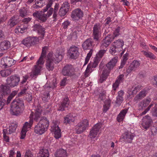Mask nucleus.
I'll list each match as a JSON object with an SVG mask.
<instances>
[{
  "mask_svg": "<svg viewBox=\"0 0 157 157\" xmlns=\"http://www.w3.org/2000/svg\"><path fill=\"white\" fill-rule=\"evenodd\" d=\"M34 27L35 30L38 31V33L41 35L39 38L41 39H44L45 33V29L39 24H36L34 25Z\"/></svg>",
  "mask_w": 157,
  "mask_h": 157,
  "instance_id": "412c9836",
  "label": "nucleus"
},
{
  "mask_svg": "<svg viewBox=\"0 0 157 157\" xmlns=\"http://www.w3.org/2000/svg\"><path fill=\"white\" fill-rule=\"evenodd\" d=\"M25 108L23 101L18 99L11 103L10 109L11 114L16 116L20 115L22 113Z\"/></svg>",
  "mask_w": 157,
  "mask_h": 157,
  "instance_id": "7ed1b4c3",
  "label": "nucleus"
},
{
  "mask_svg": "<svg viewBox=\"0 0 157 157\" xmlns=\"http://www.w3.org/2000/svg\"><path fill=\"white\" fill-rule=\"evenodd\" d=\"M51 131L54 132V137L58 139L61 137V130L57 124L53 123L51 126Z\"/></svg>",
  "mask_w": 157,
  "mask_h": 157,
  "instance_id": "2eb2a0df",
  "label": "nucleus"
},
{
  "mask_svg": "<svg viewBox=\"0 0 157 157\" xmlns=\"http://www.w3.org/2000/svg\"><path fill=\"white\" fill-rule=\"evenodd\" d=\"M101 49L96 54V56L95 57V58H98V59H99L100 60L106 51V50L104 49Z\"/></svg>",
  "mask_w": 157,
  "mask_h": 157,
  "instance_id": "49530a36",
  "label": "nucleus"
},
{
  "mask_svg": "<svg viewBox=\"0 0 157 157\" xmlns=\"http://www.w3.org/2000/svg\"><path fill=\"white\" fill-rule=\"evenodd\" d=\"M30 39L32 45L36 44L40 40L42 39L41 38H40L39 36L38 37H30Z\"/></svg>",
  "mask_w": 157,
  "mask_h": 157,
  "instance_id": "864d4df0",
  "label": "nucleus"
},
{
  "mask_svg": "<svg viewBox=\"0 0 157 157\" xmlns=\"http://www.w3.org/2000/svg\"><path fill=\"white\" fill-rule=\"evenodd\" d=\"M118 57L115 56L107 63L104 67L100 76L99 82L101 83L105 81L109 76L110 71L116 66L118 61Z\"/></svg>",
  "mask_w": 157,
  "mask_h": 157,
  "instance_id": "f03ea898",
  "label": "nucleus"
},
{
  "mask_svg": "<svg viewBox=\"0 0 157 157\" xmlns=\"http://www.w3.org/2000/svg\"><path fill=\"white\" fill-rule=\"evenodd\" d=\"M74 71L75 70L72 65H67L62 70V73L64 76L71 77L75 75Z\"/></svg>",
  "mask_w": 157,
  "mask_h": 157,
  "instance_id": "1a4fd4ad",
  "label": "nucleus"
},
{
  "mask_svg": "<svg viewBox=\"0 0 157 157\" xmlns=\"http://www.w3.org/2000/svg\"><path fill=\"white\" fill-rule=\"evenodd\" d=\"M12 70L10 68L1 71L0 74L2 77H5L8 76L12 72Z\"/></svg>",
  "mask_w": 157,
  "mask_h": 157,
  "instance_id": "e433bc0d",
  "label": "nucleus"
},
{
  "mask_svg": "<svg viewBox=\"0 0 157 157\" xmlns=\"http://www.w3.org/2000/svg\"><path fill=\"white\" fill-rule=\"evenodd\" d=\"M153 104L151 102L149 106L144 111L140 114V116H143L146 113L149 111L152 106H153Z\"/></svg>",
  "mask_w": 157,
  "mask_h": 157,
  "instance_id": "052dcab7",
  "label": "nucleus"
},
{
  "mask_svg": "<svg viewBox=\"0 0 157 157\" xmlns=\"http://www.w3.org/2000/svg\"><path fill=\"white\" fill-rule=\"evenodd\" d=\"M10 46V43L9 41H4L1 43L0 48L1 50L3 51L8 49Z\"/></svg>",
  "mask_w": 157,
  "mask_h": 157,
  "instance_id": "473e14b6",
  "label": "nucleus"
},
{
  "mask_svg": "<svg viewBox=\"0 0 157 157\" xmlns=\"http://www.w3.org/2000/svg\"><path fill=\"white\" fill-rule=\"evenodd\" d=\"M120 51V50L117 49V48L113 44L110 48L109 52L112 55H117L116 53Z\"/></svg>",
  "mask_w": 157,
  "mask_h": 157,
  "instance_id": "c03bdc74",
  "label": "nucleus"
},
{
  "mask_svg": "<svg viewBox=\"0 0 157 157\" xmlns=\"http://www.w3.org/2000/svg\"><path fill=\"white\" fill-rule=\"evenodd\" d=\"M147 93V90L145 89L143 90L140 91L139 94L136 96L134 100H141L146 96Z\"/></svg>",
  "mask_w": 157,
  "mask_h": 157,
  "instance_id": "a878e982",
  "label": "nucleus"
},
{
  "mask_svg": "<svg viewBox=\"0 0 157 157\" xmlns=\"http://www.w3.org/2000/svg\"><path fill=\"white\" fill-rule=\"evenodd\" d=\"M52 4V1H49L45 8L43 9V11H36L33 13V16L38 19L41 22H45L48 17L53 13V9L50 8Z\"/></svg>",
  "mask_w": 157,
  "mask_h": 157,
  "instance_id": "f257e3e1",
  "label": "nucleus"
},
{
  "mask_svg": "<svg viewBox=\"0 0 157 157\" xmlns=\"http://www.w3.org/2000/svg\"><path fill=\"white\" fill-rule=\"evenodd\" d=\"M128 109H125L122 110L119 114L117 115V120L118 122H121L124 119L127 112Z\"/></svg>",
  "mask_w": 157,
  "mask_h": 157,
  "instance_id": "393cba45",
  "label": "nucleus"
},
{
  "mask_svg": "<svg viewBox=\"0 0 157 157\" xmlns=\"http://www.w3.org/2000/svg\"><path fill=\"white\" fill-rule=\"evenodd\" d=\"M59 8V4L56 3L54 6V9L53 10V18L54 19L53 21H56V17L57 16V12Z\"/></svg>",
  "mask_w": 157,
  "mask_h": 157,
  "instance_id": "a19ab883",
  "label": "nucleus"
},
{
  "mask_svg": "<svg viewBox=\"0 0 157 157\" xmlns=\"http://www.w3.org/2000/svg\"><path fill=\"white\" fill-rule=\"evenodd\" d=\"M113 45L120 51L122 49V47L124 45V42L121 39L116 40L113 43Z\"/></svg>",
  "mask_w": 157,
  "mask_h": 157,
  "instance_id": "c756f323",
  "label": "nucleus"
},
{
  "mask_svg": "<svg viewBox=\"0 0 157 157\" xmlns=\"http://www.w3.org/2000/svg\"><path fill=\"white\" fill-rule=\"evenodd\" d=\"M120 28L119 27H118L113 32V35H112L111 34V37H113V39H114L115 38L117 37L120 35Z\"/></svg>",
  "mask_w": 157,
  "mask_h": 157,
  "instance_id": "603ef678",
  "label": "nucleus"
},
{
  "mask_svg": "<svg viewBox=\"0 0 157 157\" xmlns=\"http://www.w3.org/2000/svg\"><path fill=\"white\" fill-rule=\"evenodd\" d=\"M17 92L16 91H14L8 97L6 103L7 104H9L13 98L17 94Z\"/></svg>",
  "mask_w": 157,
  "mask_h": 157,
  "instance_id": "09e8293b",
  "label": "nucleus"
},
{
  "mask_svg": "<svg viewBox=\"0 0 157 157\" xmlns=\"http://www.w3.org/2000/svg\"><path fill=\"white\" fill-rule=\"evenodd\" d=\"M134 136L135 135L133 133H132L130 132H126L123 134V138L125 142L131 143Z\"/></svg>",
  "mask_w": 157,
  "mask_h": 157,
  "instance_id": "aec40b11",
  "label": "nucleus"
},
{
  "mask_svg": "<svg viewBox=\"0 0 157 157\" xmlns=\"http://www.w3.org/2000/svg\"><path fill=\"white\" fill-rule=\"evenodd\" d=\"M49 125V121L46 117H43L35 126L34 128V132L37 134L41 135L47 129Z\"/></svg>",
  "mask_w": 157,
  "mask_h": 157,
  "instance_id": "39448f33",
  "label": "nucleus"
},
{
  "mask_svg": "<svg viewBox=\"0 0 157 157\" xmlns=\"http://www.w3.org/2000/svg\"><path fill=\"white\" fill-rule=\"evenodd\" d=\"M101 25L99 23L95 24L93 27L92 36L96 41H99L101 36Z\"/></svg>",
  "mask_w": 157,
  "mask_h": 157,
  "instance_id": "0eeeda50",
  "label": "nucleus"
},
{
  "mask_svg": "<svg viewBox=\"0 0 157 157\" xmlns=\"http://www.w3.org/2000/svg\"><path fill=\"white\" fill-rule=\"evenodd\" d=\"M98 132L92 129L90 133L89 136L90 138H94L98 133Z\"/></svg>",
  "mask_w": 157,
  "mask_h": 157,
  "instance_id": "4d7b16f0",
  "label": "nucleus"
},
{
  "mask_svg": "<svg viewBox=\"0 0 157 157\" xmlns=\"http://www.w3.org/2000/svg\"><path fill=\"white\" fill-rule=\"evenodd\" d=\"M44 5H45V0H36L35 4L33 6V7L37 9L42 7Z\"/></svg>",
  "mask_w": 157,
  "mask_h": 157,
  "instance_id": "72a5a7b5",
  "label": "nucleus"
},
{
  "mask_svg": "<svg viewBox=\"0 0 157 157\" xmlns=\"http://www.w3.org/2000/svg\"><path fill=\"white\" fill-rule=\"evenodd\" d=\"M111 104V101L108 100L106 101L105 104L103 106L104 112H106L109 109Z\"/></svg>",
  "mask_w": 157,
  "mask_h": 157,
  "instance_id": "8fccbe9b",
  "label": "nucleus"
},
{
  "mask_svg": "<svg viewBox=\"0 0 157 157\" xmlns=\"http://www.w3.org/2000/svg\"><path fill=\"white\" fill-rule=\"evenodd\" d=\"M142 52L147 58H149L151 59H155L156 58V56L150 52L142 51Z\"/></svg>",
  "mask_w": 157,
  "mask_h": 157,
  "instance_id": "58836bf2",
  "label": "nucleus"
},
{
  "mask_svg": "<svg viewBox=\"0 0 157 157\" xmlns=\"http://www.w3.org/2000/svg\"><path fill=\"white\" fill-rule=\"evenodd\" d=\"M113 37H111V34H108L101 41V44L100 46L101 49H105L108 47L110 44L111 42L113 40Z\"/></svg>",
  "mask_w": 157,
  "mask_h": 157,
  "instance_id": "9b49d317",
  "label": "nucleus"
},
{
  "mask_svg": "<svg viewBox=\"0 0 157 157\" xmlns=\"http://www.w3.org/2000/svg\"><path fill=\"white\" fill-rule=\"evenodd\" d=\"M151 101V98L149 97H147L146 99L141 101L138 104L139 109L142 110L150 104Z\"/></svg>",
  "mask_w": 157,
  "mask_h": 157,
  "instance_id": "4be33fe9",
  "label": "nucleus"
},
{
  "mask_svg": "<svg viewBox=\"0 0 157 157\" xmlns=\"http://www.w3.org/2000/svg\"><path fill=\"white\" fill-rule=\"evenodd\" d=\"M27 131V130H26L25 129L22 128L21 132V136L20 138L21 139H24L25 138L26 134V132Z\"/></svg>",
  "mask_w": 157,
  "mask_h": 157,
  "instance_id": "0e129e2a",
  "label": "nucleus"
},
{
  "mask_svg": "<svg viewBox=\"0 0 157 157\" xmlns=\"http://www.w3.org/2000/svg\"><path fill=\"white\" fill-rule=\"evenodd\" d=\"M83 16V12L79 8L75 9L73 11L71 15V17L75 20H78L81 19Z\"/></svg>",
  "mask_w": 157,
  "mask_h": 157,
  "instance_id": "f8f14e48",
  "label": "nucleus"
},
{
  "mask_svg": "<svg viewBox=\"0 0 157 157\" xmlns=\"http://www.w3.org/2000/svg\"><path fill=\"white\" fill-rule=\"evenodd\" d=\"M78 126H81L83 128L86 129L87 128L89 127V121L87 119H84L78 123Z\"/></svg>",
  "mask_w": 157,
  "mask_h": 157,
  "instance_id": "f704fd0d",
  "label": "nucleus"
},
{
  "mask_svg": "<svg viewBox=\"0 0 157 157\" xmlns=\"http://www.w3.org/2000/svg\"><path fill=\"white\" fill-rule=\"evenodd\" d=\"M20 80V77L16 75H12L7 78V85L11 87H14L18 85Z\"/></svg>",
  "mask_w": 157,
  "mask_h": 157,
  "instance_id": "6e6552de",
  "label": "nucleus"
},
{
  "mask_svg": "<svg viewBox=\"0 0 157 157\" xmlns=\"http://www.w3.org/2000/svg\"><path fill=\"white\" fill-rule=\"evenodd\" d=\"M78 48L75 46H72L68 50V53L70 58L76 59L79 55Z\"/></svg>",
  "mask_w": 157,
  "mask_h": 157,
  "instance_id": "ddd939ff",
  "label": "nucleus"
},
{
  "mask_svg": "<svg viewBox=\"0 0 157 157\" xmlns=\"http://www.w3.org/2000/svg\"><path fill=\"white\" fill-rule=\"evenodd\" d=\"M17 125L14 124H12L10 126H9V128L7 129L8 130V132L9 134H11L13 132H15L16 128H17Z\"/></svg>",
  "mask_w": 157,
  "mask_h": 157,
  "instance_id": "79ce46f5",
  "label": "nucleus"
},
{
  "mask_svg": "<svg viewBox=\"0 0 157 157\" xmlns=\"http://www.w3.org/2000/svg\"><path fill=\"white\" fill-rule=\"evenodd\" d=\"M14 60L9 57H6L1 60L0 65L1 66H4V67H11L14 63Z\"/></svg>",
  "mask_w": 157,
  "mask_h": 157,
  "instance_id": "dca6fc26",
  "label": "nucleus"
},
{
  "mask_svg": "<svg viewBox=\"0 0 157 157\" xmlns=\"http://www.w3.org/2000/svg\"><path fill=\"white\" fill-rule=\"evenodd\" d=\"M70 101L67 97L64 98L62 101L59 104L58 110L59 111H63L65 109L68 107Z\"/></svg>",
  "mask_w": 157,
  "mask_h": 157,
  "instance_id": "6ab92c4d",
  "label": "nucleus"
},
{
  "mask_svg": "<svg viewBox=\"0 0 157 157\" xmlns=\"http://www.w3.org/2000/svg\"><path fill=\"white\" fill-rule=\"evenodd\" d=\"M22 43L27 47L32 46L30 37H28L24 39L22 41Z\"/></svg>",
  "mask_w": 157,
  "mask_h": 157,
  "instance_id": "ea45409f",
  "label": "nucleus"
},
{
  "mask_svg": "<svg viewBox=\"0 0 157 157\" xmlns=\"http://www.w3.org/2000/svg\"><path fill=\"white\" fill-rule=\"evenodd\" d=\"M55 157H67L66 150L63 149H57L54 154Z\"/></svg>",
  "mask_w": 157,
  "mask_h": 157,
  "instance_id": "5701e85b",
  "label": "nucleus"
},
{
  "mask_svg": "<svg viewBox=\"0 0 157 157\" xmlns=\"http://www.w3.org/2000/svg\"><path fill=\"white\" fill-rule=\"evenodd\" d=\"M100 60L99 59H98V58L95 57L94 59L93 62L90 63L88 64L90 65L93 68H95L98 66Z\"/></svg>",
  "mask_w": 157,
  "mask_h": 157,
  "instance_id": "37998d69",
  "label": "nucleus"
},
{
  "mask_svg": "<svg viewBox=\"0 0 157 157\" xmlns=\"http://www.w3.org/2000/svg\"><path fill=\"white\" fill-rule=\"evenodd\" d=\"M67 12L66 10H65V9L61 7L58 13L59 15L60 16H64L66 14Z\"/></svg>",
  "mask_w": 157,
  "mask_h": 157,
  "instance_id": "680f3d73",
  "label": "nucleus"
},
{
  "mask_svg": "<svg viewBox=\"0 0 157 157\" xmlns=\"http://www.w3.org/2000/svg\"><path fill=\"white\" fill-rule=\"evenodd\" d=\"M81 33V30L80 28L78 27L75 28L73 30V33H72V38L74 37L75 38H76L78 35Z\"/></svg>",
  "mask_w": 157,
  "mask_h": 157,
  "instance_id": "c9c22d12",
  "label": "nucleus"
},
{
  "mask_svg": "<svg viewBox=\"0 0 157 157\" xmlns=\"http://www.w3.org/2000/svg\"><path fill=\"white\" fill-rule=\"evenodd\" d=\"M120 83L118 81H116L115 83L113 85V90L114 91L116 90L117 88L118 87Z\"/></svg>",
  "mask_w": 157,
  "mask_h": 157,
  "instance_id": "774afa93",
  "label": "nucleus"
},
{
  "mask_svg": "<svg viewBox=\"0 0 157 157\" xmlns=\"http://www.w3.org/2000/svg\"><path fill=\"white\" fill-rule=\"evenodd\" d=\"M47 48L46 47L43 48L41 56L37 61L36 65L34 66V70L31 72L30 75V77L32 78L36 76L40 73L42 67V65H43L44 63V59L46 57Z\"/></svg>",
  "mask_w": 157,
  "mask_h": 157,
  "instance_id": "20e7f679",
  "label": "nucleus"
},
{
  "mask_svg": "<svg viewBox=\"0 0 157 157\" xmlns=\"http://www.w3.org/2000/svg\"><path fill=\"white\" fill-rule=\"evenodd\" d=\"M134 90L136 91V93L141 89L142 86L139 84H135L132 86Z\"/></svg>",
  "mask_w": 157,
  "mask_h": 157,
  "instance_id": "e2e57ef3",
  "label": "nucleus"
},
{
  "mask_svg": "<svg viewBox=\"0 0 157 157\" xmlns=\"http://www.w3.org/2000/svg\"><path fill=\"white\" fill-rule=\"evenodd\" d=\"M18 18L17 16H14L9 20L8 25L11 28L17 25L19 22Z\"/></svg>",
  "mask_w": 157,
  "mask_h": 157,
  "instance_id": "b1692460",
  "label": "nucleus"
},
{
  "mask_svg": "<svg viewBox=\"0 0 157 157\" xmlns=\"http://www.w3.org/2000/svg\"><path fill=\"white\" fill-rule=\"evenodd\" d=\"M76 132L78 134H80L82 132L86 129L83 128V127L81 126H78V124L76 126L75 128Z\"/></svg>",
  "mask_w": 157,
  "mask_h": 157,
  "instance_id": "bf43d9fd",
  "label": "nucleus"
},
{
  "mask_svg": "<svg viewBox=\"0 0 157 157\" xmlns=\"http://www.w3.org/2000/svg\"><path fill=\"white\" fill-rule=\"evenodd\" d=\"M48 59L47 60L46 67L49 71H52L54 68L53 61L51 58L47 56Z\"/></svg>",
  "mask_w": 157,
  "mask_h": 157,
  "instance_id": "bb28decb",
  "label": "nucleus"
},
{
  "mask_svg": "<svg viewBox=\"0 0 157 157\" xmlns=\"http://www.w3.org/2000/svg\"><path fill=\"white\" fill-rule=\"evenodd\" d=\"M151 113L153 116L157 117V104L152 108Z\"/></svg>",
  "mask_w": 157,
  "mask_h": 157,
  "instance_id": "69168bd1",
  "label": "nucleus"
},
{
  "mask_svg": "<svg viewBox=\"0 0 157 157\" xmlns=\"http://www.w3.org/2000/svg\"><path fill=\"white\" fill-rule=\"evenodd\" d=\"M42 108L40 107H37L35 110V113L33 112L30 115V118L33 119L34 121L37 122L40 118Z\"/></svg>",
  "mask_w": 157,
  "mask_h": 157,
  "instance_id": "f3484780",
  "label": "nucleus"
},
{
  "mask_svg": "<svg viewBox=\"0 0 157 157\" xmlns=\"http://www.w3.org/2000/svg\"><path fill=\"white\" fill-rule=\"evenodd\" d=\"M124 100L123 97H117L116 103L118 105H120Z\"/></svg>",
  "mask_w": 157,
  "mask_h": 157,
  "instance_id": "338daca9",
  "label": "nucleus"
},
{
  "mask_svg": "<svg viewBox=\"0 0 157 157\" xmlns=\"http://www.w3.org/2000/svg\"><path fill=\"white\" fill-rule=\"evenodd\" d=\"M1 90L0 91L4 96H6L10 92L9 87L6 85H1L0 86Z\"/></svg>",
  "mask_w": 157,
  "mask_h": 157,
  "instance_id": "c85d7f7f",
  "label": "nucleus"
},
{
  "mask_svg": "<svg viewBox=\"0 0 157 157\" xmlns=\"http://www.w3.org/2000/svg\"><path fill=\"white\" fill-rule=\"evenodd\" d=\"M93 40L91 38H89L86 39L82 44V46L84 50H90L89 52L87 54L85 59V63L83 65L84 66L88 62L93 52V50L91 48L92 47Z\"/></svg>",
  "mask_w": 157,
  "mask_h": 157,
  "instance_id": "423d86ee",
  "label": "nucleus"
},
{
  "mask_svg": "<svg viewBox=\"0 0 157 157\" xmlns=\"http://www.w3.org/2000/svg\"><path fill=\"white\" fill-rule=\"evenodd\" d=\"M33 119L32 118H30L29 122H25L23 128L27 131L29 128H30L33 124Z\"/></svg>",
  "mask_w": 157,
  "mask_h": 157,
  "instance_id": "4c0bfd02",
  "label": "nucleus"
},
{
  "mask_svg": "<svg viewBox=\"0 0 157 157\" xmlns=\"http://www.w3.org/2000/svg\"><path fill=\"white\" fill-rule=\"evenodd\" d=\"M62 8L65 9V10L68 12L70 8V5L68 2H66L63 3L61 7Z\"/></svg>",
  "mask_w": 157,
  "mask_h": 157,
  "instance_id": "6e6d98bb",
  "label": "nucleus"
},
{
  "mask_svg": "<svg viewBox=\"0 0 157 157\" xmlns=\"http://www.w3.org/2000/svg\"><path fill=\"white\" fill-rule=\"evenodd\" d=\"M48 56L52 59L55 63H58L62 59L63 56L60 52H56L53 54L51 53L48 54Z\"/></svg>",
  "mask_w": 157,
  "mask_h": 157,
  "instance_id": "4468645a",
  "label": "nucleus"
},
{
  "mask_svg": "<svg viewBox=\"0 0 157 157\" xmlns=\"http://www.w3.org/2000/svg\"><path fill=\"white\" fill-rule=\"evenodd\" d=\"M28 10L25 8H22L19 10L20 16L22 17L26 16L27 15Z\"/></svg>",
  "mask_w": 157,
  "mask_h": 157,
  "instance_id": "a18cd8bd",
  "label": "nucleus"
},
{
  "mask_svg": "<svg viewBox=\"0 0 157 157\" xmlns=\"http://www.w3.org/2000/svg\"><path fill=\"white\" fill-rule=\"evenodd\" d=\"M20 87L21 91L18 94L19 96H21L28 93L27 91L29 89V86L27 83L26 84L23 86H20Z\"/></svg>",
  "mask_w": 157,
  "mask_h": 157,
  "instance_id": "cd10ccee",
  "label": "nucleus"
},
{
  "mask_svg": "<svg viewBox=\"0 0 157 157\" xmlns=\"http://www.w3.org/2000/svg\"><path fill=\"white\" fill-rule=\"evenodd\" d=\"M3 138L4 140L6 142H8L9 140V138L8 136H6V134H9L8 133V129H3Z\"/></svg>",
  "mask_w": 157,
  "mask_h": 157,
  "instance_id": "3c124183",
  "label": "nucleus"
},
{
  "mask_svg": "<svg viewBox=\"0 0 157 157\" xmlns=\"http://www.w3.org/2000/svg\"><path fill=\"white\" fill-rule=\"evenodd\" d=\"M102 125L101 123H97L94 125L92 129L99 132L102 127Z\"/></svg>",
  "mask_w": 157,
  "mask_h": 157,
  "instance_id": "13d9d810",
  "label": "nucleus"
},
{
  "mask_svg": "<svg viewBox=\"0 0 157 157\" xmlns=\"http://www.w3.org/2000/svg\"><path fill=\"white\" fill-rule=\"evenodd\" d=\"M127 93L129 96H132L135 94H136V91L134 90L133 87L132 86L128 88Z\"/></svg>",
  "mask_w": 157,
  "mask_h": 157,
  "instance_id": "5fc2aeb1",
  "label": "nucleus"
},
{
  "mask_svg": "<svg viewBox=\"0 0 157 157\" xmlns=\"http://www.w3.org/2000/svg\"><path fill=\"white\" fill-rule=\"evenodd\" d=\"M151 122L150 117L148 115L145 116L142 119L141 124L142 128L145 130H147L150 127Z\"/></svg>",
  "mask_w": 157,
  "mask_h": 157,
  "instance_id": "a211bd4d",
  "label": "nucleus"
},
{
  "mask_svg": "<svg viewBox=\"0 0 157 157\" xmlns=\"http://www.w3.org/2000/svg\"><path fill=\"white\" fill-rule=\"evenodd\" d=\"M49 153L48 149L43 148L40 150L37 154V157H49Z\"/></svg>",
  "mask_w": 157,
  "mask_h": 157,
  "instance_id": "7c9ffc66",
  "label": "nucleus"
},
{
  "mask_svg": "<svg viewBox=\"0 0 157 157\" xmlns=\"http://www.w3.org/2000/svg\"><path fill=\"white\" fill-rule=\"evenodd\" d=\"M141 64V62L140 61L134 60L127 68L126 72L128 74H130L132 71H135L137 69Z\"/></svg>",
  "mask_w": 157,
  "mask_h": 157,
  "instance_id": "9d476101",
  "label": "nucleus"
},
{
  "mask_svg": "<svg viewBox=\"0 0 157 157\" xmlns=\"http://www.w3.org/2000/svg\"><path fill=\"white\" fill-rule=\"evenodd\" d=\"M94 70V69L90 66L88 65L84 73V75L86 77H87L90 73Z\"/></svg>",
  "mask_w": 157,
  "mask_h": 157,
  "instance_id": "de8ad7c7",
  "label": "nucleus"
},
{
  "mask_svg": "<svg viewBox=\"0 0 157 157\" xmlns=\"http://www.w3.org/2000/svg\"><path fill=\"white\" fill-rule=\"evenodd\" d=\"M74 121V118L71 113H69L64 117V123L65 124H70Z\"/></svg>",
  "mask_w": 157,
  "mask_h": 157,
  "instance_id": "2f4dec72",
  "label": "nucleus"
}]
</instances>
